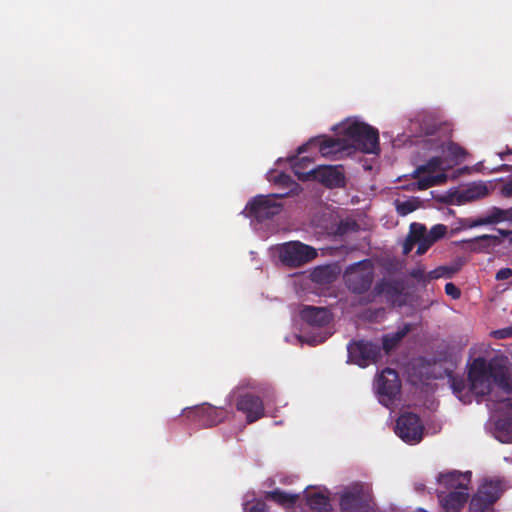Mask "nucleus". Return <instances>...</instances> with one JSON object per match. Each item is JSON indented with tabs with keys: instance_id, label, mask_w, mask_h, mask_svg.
Masks as SVG:
<instances>
[{
	"instance_id": "aec40b11",
	"label": "nucleus",
	"mask_w": 512,
	"mask_h": 512,
	"mask_svg": "<svg viewBox=\"0 0 512 512\" xmlns=\"http://www.w3.org/2000/svg\"><path fill=\"white\" fill-rule=\"evenodd\" d=\"M441 150L446 159L453 165L460 164L468 155L467 151L462 146L453 141H449L445 145L443 144Z\"/></svg>"
},
{
	"instance_id": "7ed1b4c3",
	"label": "nucleus",
	"mask_w": 512,
	"mask_h": 512,
	"mask_svg": "<svg viewBox=\"0 0 512 512\" xmlns=\"http://www.w3.org/2000/svg\"><path fill=\"white\" fill-rule=\"evenodd\" d=\"M372 505V488L367 483H352L340 495L339 506L341 512H370Z\"/></svg>"
},
{
	"instance_id": "473e14b6",
	"label": "nucleus",
	"mask_w": 512,
	"mask_h": 512,
	"mask_svg": "<svg viewBox=\"0 0 512 512\" xmlns=\"http://www.w3.org/2000/svg\"><path fill=\"white\" fill-rule=\"evenodd\" d=\"M443 160L439 156L430 158L425 164L420 165V170H424L425 173H433L438 169H441Z\"/></svg>"
},
{
	"instance_id": "79ce46f5",
	"label": "nucleus",
	"mask_w": 512,
	"mask_h": 512,
	"mask_svg": "<svg viewBox=\"0 0 512 512\" xmlns=\"http://www.w3.org/2000/svg\"><path fill=\"white\" fill-rule=\"evenodd\" d=\"M501 194L504 197H512V178L502 186Z\"/></svg>"
},
{
	"instance_id": "4c0bfd02",
	"label": "nucleus",
	"mask_w": 512,
	"mask_h": 512,
	"mask_svg": "<svg viewBox=\"0 0 512 512\" xmlns=\"http://www.w3.org/2000/svg\"><path fill=\"white\" fill-rule=\"evenodd\" d=\"M297 164H301V169L302 170H310V169H313L311 167V164H312V160L309 158V157H302V158H297L295 159V161L292 163V170L294 171V166L297 165Z\"/></svg>"
},
{
	"instance_id": "de8ad7c7",
	"label": "nucleus",
	"mask_w": 512,
	"mask_h": 512,
	"mask_svg": "<svg viewBox=\"0 0 512 512\" xmlns=\"http://www.w3.org/2000/svg\"><path fill=\"white\" fill-rule=\"evenodd\" d=\"M306 151V145H302L298 148V153L301 154Z\"/></svg>"
},
{
	"instance_id": "a211bd4d",
	"label": "nucleus",
	"mask_w": 512,
	"mask_h": 512,
	"mask_svg": "<svg viewBox=\"0 0 512 512\" xmlns=\"http://www.w3.org/2000/svg\"><path fill=\"white\" fill-rule=\"evenodd\" d=\"M412 326L409 323L404 324L396 332L385 334L382 337V348L389 353L403 340V338L411 331Z\"/></svg>"
},
{
	"instance_id": "f03ea898",
	"label": "nucleus",
	"mask_w": 512,
	"mask_h": 512,
	"mask_svg": "<svg viewBox=\"0 0 512 512\" xmlns=\"http://www.w3.org/2000/svg\"><path fill=\"white\" fill-rule=\"evenodd\" d=\"M342 132L355 149L366 154L379 152V133L372 126L364 122L353 121L346 123Z\"/></svg>"
},
{
	"instance_id": "a19ab883",
	"label": "nucleus",
	"mask_w": 512,
	"mask_h": 512,
	"mask_svg": "<svg viewBox=\"0 0 512 512\" xmlns=\"http://www.w3.org/2000/svg\"><path fill=\"white\" fill-rule=\"evenodd\" d=\"M416 243L417 242H415L414 240L407 236L405 242L403 243V254L408 255L412 251Z\"/></svg>"
},
{
	"instance_id": "bb28decb",
	"label": "nucleus",
	"mask_w": 512,
	"mask_h": 512,
	"mask_svg": "<svg viewBox=\"0 0 512 512\" xmlns=\"http://www.w3.org/2000/svg\"><path fill=\"white\" fill-rule=\"evenodd\" d=\"M484 225L497 224L503 221H511L510 211L508 209H501L493 207L489 214L482 217Z\"/></svg>"
},
{
	"instance_id": "72a5a7b5",
	"label": "nucleus",
	"mask_w": 512,
	"mask_h": 512,
	"mask_svg": "<svg viewBox=\"0 0 512 512\" xmlns=\"http://www.w3.org/2000/svg\"><path fill=\"white\" fill-rule=\"evenodd\" d=\"M447 233V227L443 224L434 225L430 231H427V236L435 243L443 238Z\"/></svg>"
},
{
	"instance_id": "c85d7f7f",
	"label": "nucleus",
	"mask_w": 512,
	"mask_h": 512,
	"mask_svg": "<svg viewBox=\"0 0 512 512\" xmlns=\"http://www.w3.org/2000/svg\"><path fill=\"white\" fill-rule=\"evenodd\" d=\"M312 280L320 284H328L332 281L333 275L329 267H317L311 274Z\"/></svg>"
},
{
	"instance_id": "1a4fd4ad",
	"label": "nucleus",
	"mask_w": 512,
	"mask_h": 512,
	"mask_svg": "<svg viewBox=\"0 0 512 512\" xmlns=\"http://www.w3.org/2000/svg\"><path fill=\"white\" fill-rule=\"evenodd\" d=\"M501 487L498 481H485L480 485L478 491L471 498L470 512H489L494 503L501 496Z\"/></svg>"
},
{
	"instance_id": "c03bdc74",
	"label": "nucleus",
	"mask_w": 512,
	"mask_h": 512,
	"mask_svg": "<svg viewBox=\"0 0 512 512\" xmlns=\"http://www.w3.org/2000/svg\"><path fill=\"white\" fill-rule=\"evenodd\" d=\"M289 181H290V176H288L285 173H281L277 177V182H279L281 184H287Z\"/></svg>"
},
{
	"instance_id": "f704fd0d",
	"label": "nucleus",
	"mask_w": 512,
	"mask_h": 512,
	"mask_svg": "<svg viewBox=\"0 0 512 512\" xmlns=\"http://www.w3.org/2000/svg\"><path fill=\"white\" fill-rule=\"evenodd\" d=\"M459 224L464 229H471V228H474V227L483 226L484 222H483L482 217H478V218H471V217H469V218H462V219H460L459 220Z\"/></svg>"
},
{
	"instance_id": "3c124183",
	"label": "nucleus",
	"mask_w": 512,
	"mask_h": 512,
	"mask_svg": "<svg viewBox=\"0 0 512 512\" xmlns=\"http://www.w3.org/2000/svg\"><path fill=\"white\" fill-rule=\"evenodd\" d=\"M507 154H512V151H511V150H508V151H507Z\"/></svg>"
},
{
	"instance_id": "f8f14e48",
	"label": "nucleus",
	"mask_w": 512,
	"mask_h": 512,
	"mask_svg": "<svg viewBox=\"0 0 512 512\" xmlns=\"http://www.w3.org/2000/svg\"><path fill=\"white\" fill-rule=\"evenodd\" d=\"M376 389L383 404L388 406V404L393 403L401 389L396 370L391 368L382 370L376 381Z\"/></svg>"
},
{
	"instance_id": "b1692460",
	"label": "nucleus",
	"mask_w": 512,
	"mask_h": 512,
	"mask_svg": "<svg viewBox=\"0 0 512 512\" xmlns=\"http://www.w3.org/2000/svg\"><path fill=\"white\" fill-rule=\"evenodd\" d=\"M447 181V175L445 173H440L433 176H426L419 178L416 182L411 183L407 189L415 191V190H426L428 188L444 184Z\"/></svg>"
},
{
	"instance_id": "a878e982",
	"label": "nucleus",
	"mask_w": 512,
	"mask_h": 512,
	"mask_svg": "<svg viewBox=\"0 0 512 512\" xmlns=\"http://www.w3.org/2000/svg\"><path fill=\"white\" fill-rule=\"evenodd\" d=\"M495 429L499 436L500 441L504 443L512 442V417L505 416L499 418L495 422Z\"/></svg>"
},
{
	"instance_id": "0eeeda50",
	"label": "nucleus",
	"mask_w": 512,
	"mask_h": 512,
	"mask_svg": "<svg viewBox=\"0 0 512 512\" xmlns=\"http://www.w3.org/2000/svg\"><path fill=\"white\" fill-rule=\"evenodd\" d=\"M368 262V260L358 262L349 267L345 273L346 286L355 294L365 293L373 283V268L370 265L365 267Z\"/></svg>"
},
{
	"instance_id": "dca6fc26",
	"label": "nucleus",
	"mask_w": 512,
	"mask_h": 512,
	"mask_svg": "<svg viewBox=\"0 0 512 512\" xmlns=\"http://www.w3.org/2000/svg\"><path fill=\"white\" fill-rule=\"evenodd\" d=\"M301 318L311 326L323 327L329 324L331 314L326 308L305 306L301 310Z\"/></svg>"
},
{
	"instance_id": "ea45409f",
	"label": "nucleus",
	"mask_w": 512,
	"mask_h": 512,
	"mask_svg": "<svg viewBox=\"0 0 512 512\" xmlns=\"http://www.w3.org/2000/svg\"><path fill=\"white\" fill-rule=\"evenodd\" d=\"M493 333H494V336L498 339L512 337V327L500 329V330L494 331Z\"/></svg>"
},
{
	"instance_id": "09e8293b",
	"label": "nucleus",
	"mask_w": 512,
	"mask_h": 512,
	"mask_svg": "<svg viewBox=\"0 0 512 512\" xmlns=\"http://www.w3.org/2000/svg\"><path fill=\"white\" fill-rule=\"evenodd\" d=\"M500 233L503 235V236H507L508 235V231H502V230H499Z\"/></svg>"
},
{
	"instance_id": "5701e85b",
	"label": "nucleus",
	"mask_w": 512,
	"mask_h": 512,
	"mask_svg": "<svg viewBox=\"0 0 512 512\" xmlns=\"http://www.w3.org/2000/svg\"><path fill=\"white\" fill-rule=\"evenodd\" d=\"M488 193V188L484 183H472L460 192L459 199L464 202H471L486 197Z\"/></svg>"
},
{
	"instance_id": "49530a36",
	"label": "nucleus",
	"mask_w": 512,
	"mask_h": 512,
	"mask_svg": "<svg viewBox=\"0 0 512 512\" xmlns=\"http://www.w3.org/2000/svg\"><path fill=\"white\" fill-rule=\"evenodd\" d=\"M262 510H263V505H262V506H260V505H254V506L251 508L250 512H262Z\"/></svg>"
},
{
	"instance_id": "ddd939ff",
	"label": "nucleus",
	"mask_w": 512,
	"mask_h": 512,
	"mask_svg": "<svg viewBox=\"0 0 512 512\" xmlns=\"http://www.w3.org/2000/svg\"><path fill=\"white\" fill-rule=\"evenodd\" d=\"M236 409L245 415L246 421L249 424L258 421L265 415L262 398L250 392L238 395Z\"/></svg>"
},
{
	"instance_id": "20e7f679",
	"label": "nucleus",
	"mask_w": 512,
	"mask_h": 512,
	"mask_svg": "<svg viewBox=\"0 0 512 512\" xmlns=\"http://www.w3.org/2000/svg\"><path fill=\"white\" fill-rule=\"evenodd\" d=\"M278 258L281 263L289 268H299L314 260L317 250L300 241H290L277 247Z\"/></svg>"
},
{
	"instance_id": "6e6552de",
	"label": "nucleus",
	"mask_w": 512,
	"mask_h": 512,
	"mask_svg": "<svg viewBox=\"0 0 512 512\" xmlns=\"http://www.w3.org/2000/svg\"><path fill=\"white\" fill-rule=\"evenodd\" d=\"M347 351L350 361L363 368L376 363L381 357V347L377 343L363 339L351 341Z\"/></svg>"
},
{
	"instance_id": "8fccbe9b",
	"label": "nucleus",
	"mask_w": 512,
	"mask_h": 512,
	"mask_svg": "<svg viewBox=\"0 0 512 512\" xmlns=\"http://www.w3.org/2000/svg\"><path fill=\"white\" fill-rule=\"evenodd\" d=\"M509 211H510V219H511V221H512V207H511V208H509Z\"/></svg>"
},
{
	"instance_id": "2eb2a0df",
	"label": "nucleus",
	"mask_w": 512,
	"mask_h": 512,
	"mask_svg": "<svg viewBox=\"0 0 512 512\" xmlns=\"http://www.w3.org/2000/svg\"><path fill=\"white\" fill-rule=\"evenodd\" d=\"M437 498L446 512H459L466 504L469 498V492L458 491H438Z\"/></svg>"
},
{
	"instance_id": "f3484780",
	"label": "nucleus",
	"mask_w": 512,
	"mask_h": 512,
	"mask_svg": "<svg viewBox=\"0 0 512 512\" xmlns=\"http://www.w3.org/2000/svg\"><path fill=\"white\" fill-rule=\"evenodd\" d=\"M375 295H385L388 300H394L403 291V286L400 282L394 280L382 279L374 286Z\"/></svg>"
},
{
	"instance_id": "58836bf2",
	"label": "nucleus",
	"mask_w": 512,
	"mask_h": 512,
	"mask_svg": "<svg viewBox=\"0 0 512 512\" xmlns=\"http://www.w3.org/2000/svg\"><path fill=\"white\" fill-rule=\"evenodd\" d=\"M512 277V269L511 268H501L495 276V279L498 281L506 280Z\"/></svg>"
},
{
	"instance_id": "7c9ffc66",
	"label": "nucleus",
	"mask_w": 512,
	"mask_h": 512,
	"mask_svg": "<svg viewBox=\"0 0 512 512\" xmlns=\"http://www.w3.org/2000/svg\"><path fill=\"white\" fill-rule=\"evenodd\" d=\"M418 199L406 200L403 202H398L396 209L399 215L406 216L413 211H415L419 207Z\"/></svg>"
},
{
	"instance_id": "e433bc0d",
	"label": "nucleus",
	"mask_w": 512,
	"mask_h": 512,
	"mask_svg": "<svg viewBox=\"0 0 512 512\" xmlns=\"http://www.w3.org/2000/svg\"><path fill=\"white\" fill-rule=\"evenodd\" d=\"M445 293L455 300L459 299L461 296L460 289L452 282H449L445 285Z\"/></svg>"
},
{
	"instance_id": "4be33fe9",
	"label": "nucleus",
	"mask_w": 512,
	"mask_h": 512,
	"mask_svg": "<svg viewBox=\"0 0 512 512\" xmlns=\"http://www.w3.org/2000/svg\"><path fill=\"white\" fill-rule=\"evenodd\" d=\"M265 498L277 503L280 506L291 508L298 501L299 495L288 493L280 489H275L267 492Z\"/></svg>"
},
{
	"instance_id": "412c9836",
	"label": "nucleus",
	"mask_w": 512,
	"mask_h": 512,
	"mask_svg": "<svg viewBox=\"0 0 512 512\" xmlns=\"http://www.w3.org/2000/svg\"><path fill=\"white\" fill-rule=\"evenodd\" d=\"M464 243L470 244V249L475 252H483L491 246L498 245L500 238L496 235L483 234L472 239L464 240Z\"/></svg>"
},
{
	"instance_id": "9b49d317",
	"label": "nucleus",
	"mask_w": 512,
	"mask_h": 512,
	"mask_svg": "<svg viewBox=\"0 0 512 512\" xmlns=\"http://www.w3.org/2000/svg\"><path fill=\"white\" fill-rule=\"evenodd\" d=\"M185 416L201 427L208 428L223 422L226 412L222 408H216L208 404L187 408Z\"/></svg>"
},
{
	"instance_id": "2f4dec72",
	"label": "nucleus",
	"mask_w": 512,
	"mask_h": 512,
	"mask_svg": "<svg viewBox=\"0 0 512 512\" xmlns=\"http://www.w3.org/2000/svg\"><path fill=\"white\" fill-rule=\"evenodd\" d=\"M425 236H427V229L425 225L416 222L410 225L408 234L409 238L417 242L423 239Z\"/></svg>"
},
{
	"instance_id": "9d476101",
	"label": "nucleus",
	"mask_w": 512,
	"mask_h": 512,
	"mask_svg": "<svg viewBox=\"0 0 512 512\" xmlns=\"http://www.w3.org/2000/svg\"><path fill=\"white\" fill-rule=\"evenodd\" d=\"M423 431L424 426L415 413H403L396 421L395 433L406 443H419L422 440Z\"/></svg>"
},
{
	"instance_id": "393cba45",
	"label": "nucleus",
	"mask_w": 512,
	"mask_h": 512,
	"mask_svg": "<svg viewBox=\"0 0 512 512\" xmlns=\"http://www.w3.org/2000/svg\"><path fill=\"white\" fill-rule=\"evenodd\" d=\"M306 502L313 512H330L331 510L329 497L320 492L307 495Z\"/></svg>"
},
{
	"instance_id": "c756f323",
	"label": "nucleus",
	"mask_w": 512,
	"mask_h": 512,
	"mask_svg": "<svg viewBox=\"0 0 512 512\" xmlns=\"http://www.w3.org/2000/svg\"><path fill=\"white\" fill-rule=\"evenodd\" d=\"M359 228V225L354 220H341L338 225L336 226V229L334 233L338 236H343L349 232H355Z\"/></svg>"
},
{
	"instance_id": "4468645a",
	"label": "nucleus",
	"mask_w": 512,
	"mask_h": 512,
	"mask_svg": "<svg viewBox=\"0 0 512 512\" xmlns=\"http://www.w3.org/2000/svg\"><path fill=\"white\" fill-rule=\"evenodd\" d=\"M437 481L445 488L446 492L458 490L469 491L471 472L462 473L454 470L447 473H440L437 477Z\"/></svg>"
},
{
	"instance_id": "6ab92c4d",
	"label": "nucleus",
	"mask_w": 512,
	"mask_h": 512,
	"mask_svg": "<svg viewBox=\"0 0 512 512\" xmlns=\"http://www.w3.org/2000/svg\"><path fill=\"white\" fill-rule=\"evenodd\" d=\"M311 143H318L319 152L322 156H328L344 150L347 145L344 139L341 138H323L322 140L314 139Z\"/></svg>"
},
{
	"instance_id": "f257e3e1",
	"label": "nucleus",
	"mask_w": 512,
	"mask_h": 512,
	"mask_svg": "<svg viewBox=\"0 0 512 512\" xmlns=\"http://www.w3.org/2000/svg\"><path fill=\"white\" fill-rule=\"evenodd\" d=\"M468 380L470 390L476 396L489 395L492 382L505 393H512L510 372L505 358L494 357L489 361L482 357L475 358L469 368Z\"/></svg>"
},
{
	"instance_id": "37998d69",
	"label": "nucleus",
	"mask_w": 512,
	"mask_h": 512,
	"mask_svg": "<svg viewBox=\"0 0 512 512\" xmlns=\"http://www.w3.org/2000/svg\"><path fill=\"white\" fill-rule=\"evenodd\" d=\"M410 275L417 280H422L424 278V271L422 269H414Z\"/></svg>"
},
{
	"instance_id": "39448f33",
	"label": "nucleus",
	"mask_w": 512,
	"mask_h": 512,
	"mask_svg": "<svg viewBox=\"0 0 512 512\" xmlns=\"http://www.w3.org/2000/svg\"><path fill=\"white\" fill-rule=\"evenodd\" d=\"M294 174L300 181L316 180L327 188H341L346 183L344 173L337 166H318L302 170L301 164H297L294 166Z\"/></svg>"
},
{
	"instance_id": "c9c22d12",
	"label": "nucleus",
	"mask_w": 512,
	"mask_h": 512,
	"mask_svg": "<svg viewBox=\"0 0 512 512\" xmlns=\"http://www.w3.org/2000/svg\"><path fill=\"white\" fill-rule=\"evenodd\" d=\"M416 244H418L416 254L423 255L434 244V242L428 236H425L423 239L417 241Z\"/></svg>"
},
{
	"instance_id": "423d86ee",
	"label": "nucleus",
	"mask_w": 512,
	"mask_h": 512,
	"mask_svg": "<svg viewBox=\"0 0 512 512\" xmlns=\"http://www.w3.org/2000/svg\"><path fill=\"white\" fill-rule=\"evenodd\" d=\"M282 196L279 194L257 195L247 203L243 213L246 217L254 218L258 222L271 219L282 210V205L276 201Z\"/></svg>"
},
{
	"instance_id": "603ef678",
	"label": "nucleus",
	"mask_w": 512,
	"mask_h": 512,
	"mask_svg": "<svg viewBox=\"0 0 512 512\" xmlns=\"http://www.w3.org/2000/svg\"><path fill=\"white\" fill-rule=\"evenodd\" d=\"M510 407L512 408V403H511Z\"/></svg>"
},
{
	"instance_id": "cd10ccee",
	"label": "nucleus",
	"mask_w": 512,
	"mask_h": 512,
	"mask_svg": "<svg viewBox=\"0 0 512 512\" xmlns=\"http://www.w3.org/2000/svg\"><path fill=\"white\" fill-rule=\"evenodd\" d=\"M462 263H455L450 266H439L435 268L434 270L430 271L428 273L429 279H439V278H451L454 274L459 272L461 269Z\"/></svg>"
},
{
	"instance_id": "a18cd8bd",
	"label": "nucleus",
	"mask_w": 512,
	"mask_h": 512,
	"mask_svg": "<svg viewBox=\"0 0 512 512\" xmlns=\"http://www.w3.org/2000/svg\"><path fill=\"white\" fill-rule=\"evenodd\" d=\"M424 170H420V166H418L413 173L411 174L412 178L419 179L421 174H424Z\"/></svg>"
}]
</instances>
